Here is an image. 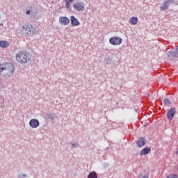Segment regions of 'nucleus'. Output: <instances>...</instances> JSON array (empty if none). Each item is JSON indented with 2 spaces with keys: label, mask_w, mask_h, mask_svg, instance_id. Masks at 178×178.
<instances>
[{
  "label": "nucleus",
  "mask_w": 178,
  "mask_h": 178,
  "mask_svg": "<svg viewBox=\"0 0 178 178\" xmlns=\"http://www.w3.org/2000/svg\"><path fill=\"white\" fill-rule=\"evenodd\" d=\"M151 152V148L149 147H145L143 149V150H141L140 152V155H148V153Z\"/></svg>",
  "instance_id": "nucleus-14"
},
{
  "label": "nucleus",
  "mask_w": 178,
  "mask_h": 178,
  "mask_svg": "<svg viewBox=\"0 0 178 178\" xmlns=\"http://www.w3.org/2000/svg\"><path fill=\"white\" fill-rule=\"evenodd\" d=\"M26 15H31V16L34 17L35 16V8L31 7L30 9L26 12Z\"/></svg>",
  "instance_id": "nucleus-13"
},
{
  "label": "nucleus",
  "mask_w": 178,
  "mask_h": 178,
  "mask_svg": "<svg viewBox=\"0 0 178 178\" xmlns=\"http://www.w3.org/2000/svg\"><path fill=\"white\" fill-rule=\"evenodd\" d=\"M176 49L178 50V46H177Z\"/></svg>",
  "instance_id": "nucleus-26"
},
{
  "label": "nucleus",
  "mask_w": 178,
  "mask_h": 178,
  "mask_svg": "<svg viewBox=\"0 0 178 178\" xmlns=\"http://www.w3.org/2000/svg\"><path fill=\"white\" fill-rule=\"evenodd\" d=\"M130 24H132L133 26L137 24L138 23V18L137 17H133L129 20Z\"/></svg>",
  "instance_id": "nucleus-15"
},
{
  "label": "nucleus",
  "mask_w": 178,
  "mask_h": 178,
  "mask_svg": "<svg viewBox=\"0 0 178 178\" xmlns=\"http://www.w3.org/2000/svg\"><path fill=\"white\" fill-rule=\"evenodd\" d=\"M21 33L25 37H27L28 35H34V34H35V28L31 25L29 26H27V25H24L21 29Z\"/></svg>",
  "instance_id": "nucleus-3"
},
{
  "label": "nucleus",
  "mask_w": 178,
  "mask_h": 178,
  "mask_svg": "<svg viewBox=\"0 0 178 178\" xmlns=\"http://www.w3.org/2000/svg\"><path fill=\"white\" fill-rule=\"evenodd\" d=\"M48 119H51V120H54V116L52 115H49Z\"/></svg>",
  "instance_id": "nucleus-22"
},
{
  "label": "nucleus",
  "mask_w": 178,
  "mask_h": 178,
  "mask_svg": "<svg viewBox=\"0 0 178 178\" xmlns=\"http://www.w3.org/2000/svg\"><path fill=\"white\" fill-rule=\"evenodd\" d=\"M73 8L75 9V10L78 12L83 11L86 9V7L84 6V3L82 2H77L73 4Z\"/></svg>",
  "instance_id": "nucleus-4"
},
{
  "label": "nucleus",
  "mask_w": 178,
  "mask_h": 178,
  "mask_svg": "<svg viewBox=\"0 0 178 178\" xmlns=\"http://www.w3.org/2000/svg\"><path fill=\"white\" fill-rule=\"evenodd\" d=\"M143 178H148V174H145Z\"/></svg>",
  "instance_id": "nucleus-25"
},
{
  "label": "nucleus",
  "mask_w": 178,
  "mask_h": 178,
  "mask_svg": "<svg viewBox=\"0 0 178 178\" xmlns=\"http://www.w3.org/2000/svg\"><path fill=\"white\" fill-rule=\"evenodd\" d=\"M164 104L165 105H170V100H169V99H164Z\"/></svg>",
  "instance_id": "nucleus-18"
},
{
  "label": "nucleus",
  "mask_w": 178,
  "mask_h": 178,
  "mask_svg": "<svg viewBox=\"0 0 178 178\" xmlns=\"http://www.w3.org/2000/svg\"><path fill=\"white\" fill-rule=\"evenodd\" d=\"M66 2H68V3H73V2H74V0H67Z\"/></svg>",
  "instance_id": "nucleus-23"
},
{
  "label": "nucleus",
  "mask_w": 178,
  "mask_h": 178,
  "mask_svg": "<svg viewBox=\"0 0 178 178\" xmlns=\"http://www.w3.org/2000/svg\"><path fill=\"white\" fill-rule=\"evenodd\" d=\"M170 178H178V175L175 174L170 175L168 176Z\"/></svg>",
  "instance_id": "nucleus-20"
},
{
  "label": "nucleus",
  "mask_w": 178,
  "mask_h": 178,
  "mask_svg": "<svg viewBox=\"0 0 178 178\" xmlns=\"http://www.w3.org/2000/svg\"><path fill=\"white\" fill-rule=\"evenodd\" d=\"M70 6H71V3H69V1H66V7L69 8H70Z\"/></svg>",
  "instance_id": "nucleus-21"
},
{
  "label": "nucleus",
  "mask_w": 178,
  "mask_h": 178,
  "mask_svg": "<svg viewBox=\"0 0 178 178\" xmlns=\"http://www.w3.org/2000/svg\"><path fill=\"white\" fill-rule=\"evenodd\" d=\"M15 73V65L10 63L0 64V74L3 77H10Z\"/></svg>",
  "instance_id": "nucleus-1"
},
{
  "label": "nucleus",
  "mask_w": 178,
  "mask_h": 178,
  "mask_svg": "<svg viewBox=\"0 0 178 178\" xmlns=\"http://www.w3.org/2000/svg\"><path fill=\"white\" fill-rule=\"evenodd\" d=\"M168 56V58H178V50L176 49L175 51H169Z\"/></svg>",
  "instance_id": "nucleus-11"
},
{
  "label": "nucleus",
  "mask_w": 178,
  "mask_h": 178,
  "mask_svg": "<svg viewBox=\"0 0 178 178\" xmlns=\"http://www.w3.org/2000/svg\"><path fill=\"white\" fill-rule=\"evenodd\" d=\"M70 20H71L72 26H80V22H79V19H77V18L74 17V16H71Z\"/></svg>",
  "instance_id": "nucleus-10"
},
{
  "label": "nucleus",
  "mask_w": 178,
  "mask_h": 178,
  "mask_svg": "<svg viewBox=\"0 0 178 178\" xmlns=\"http://www.w3.org/2000/svg\"><path fill=\"white\" fill-rule=\"evenodd\" d=\"M26 177H27V175H26V174H20L18 176V178H26Z\"/></svg>",
  "instance_id": "nucleus-19"
},
{
  "label": "nucleus",
  "mask_w": 178,
  "mask_h": 178,
  "mask_svg": "<svg viewBox=\"0 0 178 178\" xmlns=\"http://www.w3.org/2000/svg\"><path fill=\"white\" fill-rule=\"evenodd\" d=\"M176 113V108H171L170 110L167 113V118L168 120H172L173 119V117L175 116Z\"/></svg>",
  "instance_id": "nucleus-9"
},
{
  "label": "nucleus",
  "mask_w": 178,
  "mask_h": 178,
  "mask_svg": "<svg viewBox=\"0 0 178 178\" xmlns=\"http://www.w3.org/2000/svg\"><path fill=\"white\" fill-rule=\"evenodd\" d=\"M1 48H8L9 47V42L8 41H0Z\"/></svg>",
  "instance_id": "nucleus-16"
},
{
  "label": "nucleus",
  "mask_w": 178,
  "mask_h": 178,
  "mask_svg": "<svg viewBox=\"0 0 178 178\" xmlns=\"http://www.w3.org/2000/svg\"><path fill=\"white\" fill-rule=\"evenodd\" d=\"M168 178H170L169 177H168Z\"/></svg>",
  "instance_id": "nucleus-27"
},
{
  "label": "nucleus",
  "mask_w": 178,
  "mask_h": 178,
  "mask_svg": "<svg viewBox=\"0 0 178 178\" xmlns=\"http://www.w3.org/2000/svg\"><path fill=\"white\" fill-rule=\"evenodd\" d=\"M137 146L139 148H141V147H144L145 145V140L144 138H140L139 140L136 142Z\"/></svg>",
  "instance_id": "nucleus-12"
},
{
  "label": "nucleus",
  "mask_w": 178,
  "mask_h": 178,
  "mask_svg": "<svg viewBox=\"0 0 178 178\" xmlns=\"http://www.w3.org/2000/svg\"><path fill=\"white\" fill-rule=\"evenodd\" d=\"M175 2V0H164V3L161 6V10H168L169 5H172Z\"/></svg>",
  "instance_id": "nucleus-5"
},
{
  "label": "nucleus",
  "mask_w": 178,
  "mask_h": 178,
  "mask_svg": "<svg viewBox=\"0 0 178 178\" xmlns=\"http://www.w3.org/2000/svg\"><path fill=\"white\" fill-rule=\"evenodd\" d=\"M59 23L61 26H68L70 23V19L67 17H60L59 18Z\"/></svg>",
  "instance_id": "nucleus-8"
},
{
  "label": "nucleus",
  "mask_w": 178,
  "mask_h": 178,
  "mask_svg": "<svg viewBox=\"0 0 178 178\" xmlns=\"http://www.w3.org/2000/svg\"><path fill=\"white\" fill-rule=\"evenodd\" d=\"M72 148H76L77 147V143H73L72 145Z\"/></svg>",
  "instance_id": "nucleus-24"
},
{
  "label": "nucleus",
  "mask_w": 178,
  "mask_h": 178,
  "mask_svg": "<svg viewBox=\"0 0 178 178\" xmlns=\"http://www.w3.org/2000/svg\"><path fill=\"white\" fill-rule=\"evenodd\" d=\"M29 126L32 129H37V127H38L40 126V121H38V120H37L35 118L31 119L29 121Z\"/></svg>",
  "instance_id": "nucleus-7"
},
{
  "label": "nucleus",
  "mask_w": 178,
  "mask_h": 178,
  "mask_svg": "<svg viewBox=\"0 0 178 178\" xmlns=\"http://www.w3.org/2000/svg\"><path fill=\"white\" fill-rule=\"evenodd\" d=\"M98 175L95 172H91L88 176V178H97Z\"/></svg>",
  "instance_id": "nucleus-17"
},
{
  "label": "nucleus",
  "mask_w": 178,
  "mask_h": 178,
  "mask_svg": "<svg viewBox=\"0 0 178 178\" xmlns=\"http://www.w3.org/2000/svg\"><path fill=\"white\" fill-rule=\"evenodd\" d=\"M16 60L19 63H27L30 60V54L27 51H19L16 54Z\"/></svg>",
  "instance_id": "nucleus-2"
},
{
  "label": "nucleus",
  "mask_w": 178,
  "mask_h": 178,
  "mask_svg": "<svg viewBox=\"0 0 178 178\" xmlns=\"http://www.w3.org/2000/svg\"><path fill=\"white\" fill-rule=\"evenodd\" d=\"M109 42L111 45H120L122 44V39L120 37H113L110 38Z\"/></svg>",
  "instance_id": "nucleus-6"
}]
</instances>
